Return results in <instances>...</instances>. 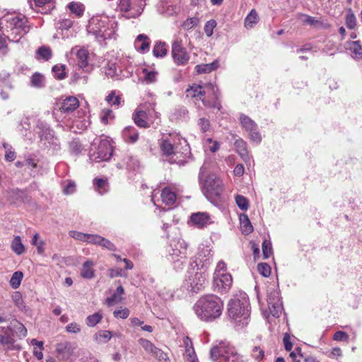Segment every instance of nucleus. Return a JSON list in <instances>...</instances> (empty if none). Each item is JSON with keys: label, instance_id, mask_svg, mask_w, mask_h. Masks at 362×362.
Listing matches in <instances>:
<instances>
[{"label": "nucleus", "instance_id": "338daca9", "mask_svg": "<svg viewBox=\"0 0 362 362\" xmlns=\"http://www.w3.org/2000/svg\"><path fill=\"white\" fill-rule=\"evenodd\" d=\"M257 269L259 274L264 277H268L271 274V267L267 263H259Z\"/></svg>", "mask_w": 362, "mask_h": 362}, {"label": "nucleus", "instance_id": "6e6d98bb", "mask_svg": "<svg viewBox=\"0 0 362 362\" xmlns=\"http://www.w3.org/2000/svg\"><path fill=\"white\" fill-rule=\"evenodd\" d=\"M235 201L240 209L243 211H247L249 209V201L245 197L240 194H237L235 197Z\"/></svg>", "mask_w": 362, "mask_h": 362}, {"label": "nucleus", "instance_id": "c85d7f7f", "mask_svg": "<svg viewBox=\"0 0 362 362\" xmlns=\"http://www.w3.org/2000/svg\"><path fill=\"white\" fill-rule=\"evenodd\" d=\"M161 199L165 206L171 208L175 203L177 199V195L170 187H165L161 192Z\"/></svg>", "mask_w": 362, "mask_h": 362}, {"label": "nucleus", "instance_id": "5701e85b", "mask_svg": "<svg viewBox=\"0 0 362 362\" xmlns=\"http://www.w3.org/2000/svg\"><path fill=\"white\" fill-rule=\"evenodd\" d=\"M234 146L236 152L239 154L242 159L246 163H250L251 160V157L249 154L247 144L246 141H244L243 139L239 138L235 141Z\"/></svg>", "mask_w": 362, "mask_h": 362}, {"label": "nucleus", "instance_id": "09e8293b", "mask_svg": "<svg viewBox=\"0 0 362 362\" xmlns=\"http://www.w3.org/2000/svg\"><path fill=\"white\" fill-rule=\"evenodd\" d=\"M117 66L115 62H108L103 68L105 74L110 77H114L117 74Z\"/></svg>", "mask_w": 362, "mask_h": 362}, {"label": "nucleus", "instance_id": "dca6fc26", "mask_svg": "<svg viewBox=\"0 0 362 362\" xmlns=\"http://www.w3.org/2000/svg\"><path fill=\"white\" fill-rule=\"evenodd\" d=\"M146 0H119L118 7L122 11L127 12V18L139 16L146 6Z\"/></svg>", "mask_w": 362, "mask_h": 362}, {"label": "nucleus", "instance_id": "a878e982", "mask_svg": "<svg viewBox=\"0 0 362 362\" xmlns=\"http://www.w3.org/2000/svg\"><path fill=\"white\" fill-rule=\"evenodd\" d=\"M133 119L134 123L139 127L148 128L150 127V120L148 114L144 110H137L133 115Z\"/></svg>", "mask_w": 362, "mask_h": 362}, {"label": "nucleus", "instance_id": "b1692460", "mask_svg": "<svg viewBox=\"0 0 362 362\" xmlns=\"http://www.w3.org/2000/svg\"><path fill=\"white\" fill-rule=\"evenodd\" d=\"M188 41V46L191 45V41L189 39H188V35L185 33H182L181 30L177 32L174 34L173 40H172V45H171V49H180V48H184L185 45L187 44Z\"/></svg>", "mask_w": 362, "mask_h": 362}, {"label": "nucleus", "instance_id": "a211bd4d", "mask_svg": "<svg viewBox=\"0 0 362 362\" xmlns=\"http://www.w3.org/2000/svg\"><path fill=\"white\" fill-rule=\"evenodd\" d=\"M71 54L76 57L77 64L86 72L92 71L93 66L90 63V55L85 47H75L71 49Z\"/></svg>", "mask_w": 362, "mask_h": 362}, {"label": "nucleus", "instance_id": "72a5a7b5", "mask_svg": "<svg viewBox=\"0 0 362 362\" xmlns=\"http://www.w3.org/2000/svg\"><path fill=\"white\" fill-rule=\"evenodd\" d=\"M139 166V161L134 156H127L123 159L122 163H117V167L119 169L126 168L128 170H134Z\"/></svg>", "mask_w": 362, "mask_h": 362}, {"label": "nucleus", "instance_id": "f03ea898", "mask_svg": "<svg viewBox=\"0 0 362 362\" xmlns=\"http://www.w3.org/2000/svg\"><path fill=\"white\" fill-rule=\"evenodd\" d=\"M0 30L9 41L18 42L30 30L28 18L15 13H8L0 18Z\"/></svg>", "mask_w": 362, "mask_h": 362}, {"label": "nucleus", "instance_id": "0e129e2a", "mask_svg": "<svg viewBox=\"0 0 362 362\" xmlns=\"http://www.w3.org/2000/svg\"><path fill=\"white\" fill-rule=\"evenodd\" d=\"M52 71L55 77L58 79H64L66 77V72L64 71V66L55 65L52 67Z\"/></svg>", "mask_w": 362, "mask_h": 362}, {"label": "nucleus", "instance_id": "f257e3e1", "mask_svg": "<svg viewBox=\"0 0 362 362\" xmlns=\"http://www.w3.org/2000/svg\"><path fill=\"white\" fill-rule=\"evenodd\" d=\"M160 147L164 155L170 157L171 163L179 165H184L191 156L189 144L179 134L163 136L160 140Z\"/></svg>", "mask_w": 362, "mask_h": 362}, {"label": "nucleus", "instance_id": "49530a36", "mask_svg": "<svg viewBox=\"0 0 362 362\" xmlns=\"http://www.w3.org/2000/svg\"><path fill=\"white\" fill-rule=\"evenodd\" d=\"M348 43L349 45V49L355 54V57L362 59V46L360 44V41H349Z\"/></svg>", "mask_w": 362, "mask_h": 362}, {"label": "nucleus", "instance_id": "f8f14e48", "mask_svg": "<svg viewBox=\"0 0 362 362\" xmlns=\"http://www.w3.org/2000/svg\"><path fill=\"white\" fill-rule=\"evenodd\" d=\"M223 189L222 181L214 175L208 176L202 186L204 195L211 202L221 199Z\"/></svg>", "mask_w": 362, "mask_h": 362}, {"label": "nucleus", "instance_id": "0eeeda50", "mask_svg": "<svg viewBox=\"0 0 362 362\" xmlns=\"http://www.w3.org/2000/svg\"><path fill=\"white\" fill-rule=\"evenodd\" d=\"M187 245L184 240H173L168 249V259L176 271L183 269L187 263Z\"/></svg>", "mask_w": 362, "mask_h": 362}, {"label": "nucleus", "instance_id": "39448f33", "mask_svg": "<svg viewBox=\"0 0 362 362\" xmlns=\"http://www.w3.org/2000/svg\"><path fill=\"white\" fill-rule=\"evenodd\" d=\"M228 315L230 319L237 322H245L250 315L249 298L246 293L238 291L234 293L228 303Z\"/></svg>", "mask_w": 362, "mask_h": 362}, {"label": "nucleus", "instance_id": "c756f323", "mask_svg": "<svg viewBox=\"0 0 362 362\" xmlns=\"http://www.w3.org/2000/svg\"><path fill=\"white\" fill-rule=\"evenodd\" d=\"M79 106L78 100L76 97L70 96L64 100L61 109L64 113L73 112Z\"/></svg>", "mask_w": 362, "mask_h": 362}, {"label": "nucleus", "instance_id": "6e6552de", "mask_svg": "<svg viewBox=\"0 0 362 362\" xmlns=\"http://www.w3.org/2000/svg\"><path fill=\"white\" fill-rule=\"evenodd\" d=\"M113 154V146L108 138L95 139L92 143V148L90 151V160L99 163L107 161Z\"/></svg>", "mask_w": 362, "mask_h": 362}, {"label": "nucleus", "instance_id": "3c124183", "mask_svg": "<svg viewBox=\"0 0 362 362\" xmlns=\"http://www.w3.org/2000/svg\"><path fill=\"white\" fill-rule=\"evenodd\" d=\"M144 74V81L146 84H151L157 81L158 72L154 70L143 69Z\"/></svg>", "mask_w": 362, "mask_h": 362}, {"label": "nucleus", "instance_id": "7ed1b4c3", "mask_svg": "<svg viewBox=\"0 0 362 362\" xmlns=\"http://www.w3.org/2000/svg\"><path fill=\"white\" fill-rule=\"evenodd\" d=\"M193 308L196 315L201 320L213 321L221 315L223 302L216 295H204L195 303Z\"/></svg>", "mask_w": 362, "mask_h": 362}, {"label": "nucleus", "instance_id": "37998d69", "mask_svg": "<svg viewBox=\"0 0 362 362\" xmlns=\"http://www.w3.org/2000/svg\"><path fill=\"white\" fill-rule=\"evenodd\" d=\"M30 85L37 88H43L45 86V76L38 72H35L30 78Z\"/></svg>", "mask_w": 362, "mask_h": 362}, {"label": "nucleus", "instance_id": "052dcab7", "mask_svg": "<svg viewBox=\"0 0 362 362\" xmlns=\"http://www.w3.org/2000/svg\"><path fill=\"white\" fill-rule=\"evenodd\" d=\"M11 298L16 305L21 310H23L25 306L22 298V295L19 291H15L11 296Z\"/></svg>", "mask_w": 362, "mask_h": 362}, {"label": "nucleus", "instance_id": "774afa93", "mask_svg": "<svg viewBox=\"0 0 362 362\" xmlns=\"http://www.w3.org/2000/svg\"><path fill=\"white\" fill-rule=\"evenodd\" d=\"M184 357L186 362H198L194 349H188L185 351Z\"/></svg>", "mask_w": 362, "mask_h": 362}, {"label": "nucleus", "instance_id": "de8ad7c7", "mask_svg": "<svg viewBox=\"0 0 362 362\" xmlns=\"http://www.w3.org/2000/svg\"><path fill=\"white\" fill-rule=\"evenodd\" d=\"M30 128V124L28 119H25V120L22 121L18 126V129L21 134V135L24 137H26L28 139L31 140L32 137L29 136Z\"/></svg>", "mask_w": 362, "mask_h": 362}, {"label": "nucleus", "instance_id": "6ab92c4d", "mask_svg": "<svg viewBox=\"0 0 362 362\" xmlns=\"http://www.w3.org/2000/svg\"><path fill=\"white\" fill-rule=\"evenodd\" d=\"M181 0H158L157 11L165 17L176 16L180 11Z\"/></svg>", "mask_w": 362, "mask_h": 362}, {"label": "nucleus", "instance_id": "412c9836", "mask_svg": "<svg viewBox=\"0 0 362 362\" xmlns=\"http://www.w3.org/2000/svg\"><path fill=\"white\" fill-rule=\"evenodd\" d=\"M190 221L194 227L204 228L213 223L210 215L206 212L193 213L190 216Z\"/></svg>", "mask_w": 362, "mask_h": 362}, {"label": "nucleus", "instance_id": "2f4dec72", "mask_svg": "<svg viewBox=\"0 0 362 362\" xmlns=\"http://www.w3.org/2000/svg\"><path fill=\"white\" fill-rule=\"evenodd\" d=\"M8 329H11V334H16L19 337H25L27 334V329L25 327L16 320L11 322Z\"/></svg>", "mask_w": 362, "mask_h": 362}, {"label": "nucleus", "instance_id": "2eb2a0df", "mask_svg": "<svg viewBox=\"0 0 362 362\" xmlns=\"http://www.w3.org/2000/svg\"><path fill=\"white\" fill-rule=\"evenodd\" d=\"M267 303L270 314L274 317H279L283 311L279 291L275 286L267 289Z\"/></svg>", "mask_w": 362, "mask_h": 362}, {"label": "nucleus", "instance_id": "864d4df0", "mask_svg": "<svg viewBox=\"0 0 362 362\" xmlns=\"http://www.w3.org/2000/svg\"><path fill=\"white\" fill-rule=\"evenodd\" d=\"M23 277V274L22 272H20V271L15 272L13 274V275L10 279L11 286L13 289L18 288L21 285Z\"/></svg>", "mask_w": 362, "mask_h": 362}, {"label": "nucleus", "instance_id": "9d476101", "mask_svg": "<svg viewBox=\"0 0 362 362\" xmlns=\"http://www.w3.org/2000/svg\"><path fill=\"white\" fill-rule=\"evenodd\" d=\"M233 278L231 274L227 272V265L221 260L218 262L214 273L213 286L214 291L218 293H227L231 288Z\"/></svg>", "mask_w": 362, "mask_h": 362}, {"label": "nucleus", "instance_id": "4be33fe9", "mask_svg": "<svg viewBox=\"0 0 362 362\" xmlns=\"http://www.w3.org/2000/svg\"><path fill=\"white\" fill-rule=\"evenodd\" d=\"M171 54L174 63L177 66H185L189 61L190 56L187 48L171 49Z\"/></svg>", "mask_w": 362, "mask_h": 362}, {"label": "nucleus", "instance_id": "cd10ccee", "mask_svg": "<svg viewBox=\"0 0 362 362\" xmlns=\"http://www.w3.org/2000/svg\"><path fill=\"white\" fill-rule=\"evenodd\" d=\"M95 263L91 259L83 262L81 269V276L85 279H92L95 277Z\"/></svg>", "mask_w": 362, "mask_h": 362}, {"label": "nucleus", "instance_id": "9b49d317", "mask_svg": "<svg viewBox=\"0 0 362 362\" xmlns=\"http://www.w3.org/2000/svg\"><path fill=\"white\" fill-rule=\"evenodd\" d=\"M187 274L185 280V286L187 290L193 293H198L202 291L206 283L207 275L205 270L197 269V267H194L193 264H191Z\"/></svg>", "mask_w": 362, "mask_h": 362}, {"label": "nucleus", "instance_id": "680f3d73", "mask_svg": "<svg viewBox=\"0 0 362 362\" xmlns=\"http://www.w3.org/2000/svg\"><path fill=\"white\" fill-rule=\"evenodd\" d=\"M217 25L215 20L211 19L208 21L204 25V30L207 37H211L214 33V29Z\"/></svg>", "mask_w": 362, "mask_h": 362}, {"label": "nucleus", "instance_id": "ea45409f", "mask_svg": "<svg viewBox=\"0 0 362 362\" xmlns=\"http://www.w3.org/2000/svg\"><path fill=\"white\" fill-rule=\"evenodd\" d=\"M124 291L122 286H119L115 293L110 297L107 298L106 303L108 306H112L116 303H119L122 298V295L124 293Z\"/></svg>", "mask_w": 362, "mask_h": 362}, {"label": "nucleus", "instance_id": "58836bf2", "mask_svg": "<svg viewBox=\"0 0 362 362\" xmlns=\"http://www.w3.org/2000/svg\"><path fill=\"white\" fill-rule=\"evenodd\" d=\"M168 45L165 42L157 41L156 42L153 48V54L156 57H163L168 53Z\"/></svg>", "mask_w": 362, "mask_h": 362}, {"label": "nucleus", "instance_id": "4d7b16f0", "mask_svg": "<svg viewBox=\"0 0 362 362\" xmlns=\"http://www.w3.org/2000/svg\"><path fill=\"white\" fill-rule=\"evenodd\" d=\"M103 318V316L99 313H95L93 315H88L86 317V322L88 327H93L98 324Z\"/></svg>", "mask_w": 362, "mask_h": 362}, {"label": "nucleus", "instance_id": "473e14b6", "mask_svg": "<svg viewBox=\"0 0 362 362\" xmlns=\"http://www.w3.org/2000/svg\"><path fill=\"white\" fill-rule=\"evenodd\" d=\"M25 197V192L18 189H12L7 192V199L11 204L22 202Z\"/></svg>", "mask_w": 362, "mask_h": 362}, {"label": "nucleus", "instance_id": "e2e57ef3", "mask_svg": "<svg viewBox=\"0 0 362 362\" xmlns=\"http://www.w3.org/2000/svg\"><path fill=\"white\" fill-rule=\"evenodd\" d=\"M3 146L6 150L5 159L7 161H13L16 158V153L13 151L12 147L7 143H4Z\"/></svg>", "mask_w": 362, "mask_h": 362}, {"label": "nucleus", "instance_id": "423d86ee", "mask_svg": "<svg viewBox=\"0 0 362 362\" xmlns=\"http://www.w3.org/2000/svg\"><path fill=\"white\" fill-rule=\"evenodd\" d=\"M210 357L218 362H245L243 356L239 354L235 348L226 341H217L211 349Z\"/></svg>", "mask_w": 362, "mask_h": 362}, {"label": "nucleus", "instance_id": "8fccbe9b", "mask_svg": "<svg viewBox=\"0 0 362 362\" xmlns=\"http://www.w3.org/2000/svg\"><path fill=\"white\" fill-rule=\"evenodd\" d=\"M37 59L48 61L52 57V52L49 47L42 46L36 52Z\"/></svg>", "mask_w": 362, "mask_h": 362}, {"label": "nucleus", "instance_id": "1a4fd4ad", "mask_svg": "<svg viewBox=\"0 0 362 362\" xmlns=\"http://www.w3.org/2000/svg\"><path fill=\"white\" fill-rule=\"evenodd\" d=\"M35 132L38 134L41 144L48 149L57 152L60 149L59 139L54 136V133L49 126L44 121L37 119Z\"/></svg>", "mask_w": 362, "mask_h": 362}, {"label": "nucleus", "instance_id": "bf43d9fd", "mask_svg": "<svg viewBox=\"0 0 362 362\" xmlns=\"http://www.w3.org/2000/svg\"><path fill=\"white\" fill-rule=\"evenodd\" d=\"M114 119L113 112L110 109H103L100 114L101 122L107 124Z\"/></svg>", "mask_w": 362, "mask_h": 362}, {"label": "nucleus", "instance_id": "f3484780", "mask_svg": "<svg viewBox=\"0 0 362 362\" xmlns=\"http://www.w3.org/2000/svg\"><path fill=\"white\" fill-rule=\"evenodd\" d=\"M212 257L213 253L211 247L208 245H200L195 260L192 263L193 266L197 267V269H202L205 270L211 264Z\"/></svg>", "mask_w": 362, "mask_h": 362}, {"label": "nucleus", "instance_id": "7c9ffc66", "mask_svg": "<svg viewBox=\"0 0 362 362\" xmlns=\"http://www.w3.org/2000/svg\"><path fill=\"white\" fill-rule=\"evenodd\" d=\"M73 25V22L71 19L64 18L59 20L56 23V28L57 29V33L54 35V38H64L66 36L64 35L62 32L64 30H68L71 28Z\"/></svg>", "mask_w": 362, "mask_h": 362}, {"label": "nucleus", "instance_id": "393cba45", "mask_svg": "<svg viewBox=\"0 0 362 362\" xmlns=\"http://www.w3.org/2000/svg\"><path fill=\"white\" fill-rule=\"evenodd\" d=\"M150 42V39L146 35L140 34L136 37L134 45L137 51L144 53L149 50Z\"/></svg>", "mask_w": 362, "mask_h": 362}, {"label": "nucleus", "instance_id": "ddd939ff", "mask_svg": "<svg viewBox=\"0 0 362 362\" xmlns=\"http://www.w3.org/2000/svg\"><path fill=\"white\" fill-rule=\"evenodd\" d=\"M239 122L242 128L247 132L250 141L256 144H259L262 138L257 124L243 113L240 114Z\"/></svg>", "mask_w": 362, "mask_h": 362}, {"label": "nucleus", "instance_id": "a18cd8bd", "mask_svg": "<svg viewBox=\"0 0 362 362\" xmlns=\"http://www.w3.org/2000/svg\"><path fill=\"white\" fill-rule=\"evenodd\" d=\"M112 337V334L108 330H100L96 332L94 336V340L98 344H105Z\"/></svg>", "mask_w": 362, "mask_h": 362}, {"label": "nucleus", "instance_id": "5fc2aeb1", "mask_svg": "<svg viewBox=\"0 0 362 362\" xmlns=\"http://www.w3.org/2000/svg\"><path fill=\"white\" fill-rule=\"evenodd\" d=\"M199 23V19L197 17L189 18L186 19L181 25L182 28L188 31L196 27Z\"/></svg>", "mask_w": 362, "mask_h": 362}, {"label": "nucleus", "instance_id": "13d9d810", "mask_svg": "<svg viewBox=\"0 0 362 362\" xmlns=\"http://www.w3.org/2000/svg\"><path fill=\"white\" fill-rule=\"evenodd\" d=\"M346 25L350 30L354 29L356 25V18L351 8L348 10L346 15Z\"/></svg>", "mask_w": 362, "mask_h": 362}, {"label": "nucleus", "instance_id": "c9c22d12", "mask_svg": "<svg viewBox=\"0 0 362 362\" xmlns=\"http://www.w3.org/2000/svg\"><path fill=\"white\" fill-rule=\"evenodd\" d=\"M95 190L100 195L105 194L109 190V184L107 179L95 178L93 180Z\"/></svg>", "mask_w": 362, "mask_h": 362}, {"label": "nucleus", "instance_id": "4468645a", "mask_svg": "<svg viewBox=\"0 0 362 362\" xmlns=\"http://www.w3.org/2000/svg\"><path fill=\"white\" fill-rule=\"evenodd\" d=\"M216 86L209 83L205 86L193 84L186 90V96L187 98H194L196 100H201L205 107H211L206 101L204 95H210V92H214Z\"/></svg>", "mask_w": 362, "mask_h": 362}, {"label": "nucleus", "instance_id": "4c0bfd02", "mask_svg": "<svg viewBox=\"0 0 362 362\" xmlns=\"http://www.w3.org/2000/svg\"><path fill=\"white\" fill-rule=\"evenodd\" d=\"M219 66L218 60H214L209 64H199L195 66V69L198 74L210 73L216 70Z\"/></svg>", "mask_w": 362, "mask_h": 362}, {"label": "nucleus", "instance_id": "a19ab883", "mask_svg": "<svg viewBox=\"0 0 362 362\" xmlns=\"http://www.w3.org/2000/svg\"><path fill=\"white\" fill-rule=\"evenodd\" d=\"M11 250L17 255H21L25 252V248L22 243V240L20 236H15L11 244Z\"/></svg>", "mask_w": 362, "mask_h": 362}, {"label": "nucleus", "instance_id": "603ef678", "mask_svg": "<svg viewBox=\"0 0 362 362\" xmlns=\"http://www.w3.org/2000/svg\"><path fill=\"white\" fill-rule=\"evenodd\" d=\"M31 243L37 248V253L43 255L45 252V241L40 239L38 233H35L32 239Z\"/></svg>", "mask_w": 362, "mask_h": 362}, {"label": "nucleus", "instance_id": "c03bdc74", "mask_svg": "<svg viewBox=\"0 0 362 362\" xmlns=\"http://www.w3.org/2000/svg\"><path fill=\"white\" fill-rule=\"evenodd\" d=\"M67 8L71 13L80 17L83 14L85 6L80 2L71 1L67 5Z\"/></svg>", "mask_w": 362, "mask_h": 362}, {"label": "nucleus", "instance_id": "79ce46f5", "mask_svg": "<svg viewBox=\"0 0 362 362\" xmlns=\"http://www.w3.org/2000/svg\"><path fill=\"white\" fill-rule=\"evenodd\" d=\"M57 353L62 358H68L71 354V344L69 342H62L57 345Z\"/></svg>", "mask_w": 362, "mask_h": 362}, {"label": "nucleus", "instance_id": "bb28decb", "mask_svg": "<svg viewBox=\"0 0 362 362\" xmlns=\"http://www.w3.org/2000/svg\"><path fill=\"white\" fill-rule=\"evenodd\" d=\"M122 136L125 142L134 144L138 141L139 133L134 127L127 126L122 130Z\"/></svg>", "mask_w": 362, "mask_h": 362}, {"label": "nucleus", "instance_id": "aec40b11", "mask_svg": "<svg viewBox=\"0 0 362 362\" xmlns=\"http://www.w3.org/2000/svg\"><path fill=\"white\" fill-rule=\"evenodd\" d=\"M139 343L147 353L151 354L158 360L166 361L168 359L167 354L156 347L151 341L141 338L139 340Z\"/></svg>", "mask_w": 362, "mask_h": 362}, {"label": "nucleus", "instance_id": "20e7f679", "mask_svg": "<svg viewBox=\"0 0 362 362\" xmlns=\"http://www.w3.org/2000/svg\"><path fill=\"white\" fill-rule=\"evenodd\" d=\"M117 23L106 16H94L88 21L87 31L99 42L115 37Z\"/></svg>", "mask_w": 362, "mask_h": 362}, {"label": "nucleus", "instance_id": "69168bd1", "mask_svg": "<svg viewBox=\"0 0 362 362\" xmlns=\"http://www.w3.org/2000/svg\"><path fill=\"white\" fill-rule=\"evenodd\" d=\"M262 253L264 259H267L272 253V243L269 240H264L262 243Z\"/></svg>", "mask_w": 362, "mask_h": 362}, {"label": "nucleus", "instance_id": "f704fd0d", "mask_svg": "<svg viewBox=\"0 0 362 362\" xmlns=\"http://www.w3.org/2000/svg\"><path fill=\"white\" fill-rule=\"evenodd\" d=\"M259 17L255 9H252L247 15L244 21V25L246 29H252L259 22Z\"/></svg>", "mask_w": 362, "mask_h": 362}, {"label": "nucleus", "instance_id": "e433bc0d", "mask_svg": "<svg viewBox=\"0 0 362 362\" xmlns=\"http://www.w3.org/2000/svg\"><path fill=\"white\" fill-rule=\"evenodd\" d=\"M239 220L241 230L243 234L248 235L253 231V226L247 214H241L239 216Z\"/></svg>", "mask_w": 362, "mask_h": 362}]
</instances>
